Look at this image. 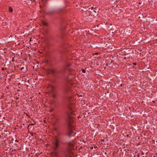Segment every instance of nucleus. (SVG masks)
<instances>
[{
  "mask_svg": "<svg viewBox=\"0 0 157 157\" xmlns=\"http://www.w3.org/2000/svg\"><path fill=\"white\" fill-rule=\"evenodd\" d=\"M60 135V134H59V133L58 134V135Z\"/></svg>",
  "mask_w": 157,
  "mask_h": 157,
  "instance_id": "nucleus-24",
  "label": "nucleus"
},
{
  "mask_svg": "<svg viewBox=\"0 0 157 157\" xmlns=\"http://www.w3.org/2000/svg\"><path fill=\"white\" fill-rule=\"evenodd\" d=\"M56 72V70L53 69H48V74H54Z\"/></svg>",
  "mask_w": 157,
  "mask_h": 157,
  "instance_id": "nucleus-8",
  "label": "nucleus"
},
{
  "mask_svg": "<svg viewBox=\"0 0 157 157\" xmlns=\"http://www.w3.org/2000/svg\"><path fill=\"white\" fill-rule=\"evenodd\" d=\"M48 62V61L47 60L46 62H44V63H46V62Z\"/></svg>",
  "mask_w": 157,
  "mask_h": 157,
  "instance_id": "nucleus-20",
  "label": "nucleus"
},
{
  "mask_svg": "<svg viewBox=\"0 0 157 157\" xmlns=\"http://www.w3.org/2000/svg\"><path fill=\"white\" fill-rule=\"evenodd\" d=\"M56 95L54 93L52 94V97L53 98H55L56 97Z\"/></svg>",
  "mask_w": 157,
  "mask_h": 157,
  "instance_id": "nucleus-11",
  "label": "nucleus"
},
{
  "mask_svg": "<svg viewBox=\"0 0 157 157\" xmlns=\"http://www.w3.org/2000/svg\"><path fill=\"white\" fill-rule=\"evenodd\" d=\"M9 11L10 13H12L13 11V9L11 7H9Z\"/></svg>",
  "mask_w": 157,
  "mask_h": 157,
  "instance_id": "nucleus-10",
  "label": "nucleus"
},
{
  "mask_svg": "<svg viewBox=\"0 0 157 157\" xmlns=\"http://www.w3.org/2000/svg\"><path fill=\"white\" fill-rule=\"evenodd\" d=\"M33 125V124H30L29 125Z\"/></svg>",
  "mask_w": 157,
  "mask_h": 157,
  "instance_id": "nucleus-19",
  "label": "nucleus"
},
{
  "mask_svg": "<svg viewBox=\"0 0 157 157\" xmlns=\"http://www.w3.org/2000/svg\"><path fill=\"white\" fill-rule=\"evenodd\" d=\"M60 141L58 137H56L54 139V141L52 142L53 146L52 148L53 151H57L58 147H59V143Z\"/></svg>",
  "mask_w": 157,
  "mask_h": 157,
  "instance_id": "nucleus-4",
  "label": "nucleus"
},
{
  "mask_svg": "<svg viewBox=\"0 0 157 157\" xmlns=\"http://www.w3.org/2000/svg\"><path fill=\"white\" fill-rule=\"evenodd\" d=\"M41 1L43 2H44L45 1H46V0H41Z\"/></svg>",
  "mask_w": 157,
  "mask_h": 157,
  "instance_id": "nucleus-16",
  "label": "nucleus"
},
{
  "mask_svg": "<svg viewBox=\"0 0 157 157\" xmlns=\"http://www.w3.org/2000/svg\"><path fill=\"white\" fill-rule=\"evenodd\" d=\"M133 64L134 65H136V63H133Z\"/></svg>",
  "mask_w": 157,
  "mask_h": 157,
  "instance_id": "nucleus-17",
  "label": "nucleus"
},
{
  "mask_svg": "<svg viewBox=\"0 0 157 157\" xmlns=\"http://www.w3.org/2000/svg\"><path fill=\"white\" fill-rule=\"evenodd\" d=\"M55 119L56 121H58L59 120V119L57 117H56Z\"/></svg>",
  "mask_w": 157,
  "mask_h": 157,
  "instance_id": "nucleus-12",
  "label": "nucleus"
},
{
  "mask_svg": "<svg viewBox=\"0 0 157 157\" xmlns=\"http://www.w3.org/2000/svg\"><path fill=\"white\" fill-rule=\"evenodd\" d=\"M85 8H84V10L82 9L81 10L83 12H82L83 16L85 17L89 16L91 15L90 7L91 6H85Z\"/></svg>",
  "mask_w": 157,
  "mask_h": 157,
  "instance_id": "nucleus-3",
  "label": "nucleus"
},
{
  "mask_svg": "<svg viewBox=\"0 0 157 157\" xmlns=\"http://www.w3.org/2000/svg\"><path fill=\"white\" fill-rule=\"evenodd\" d=\"M12 61H13H13H14V59H13V60H12Z\"/></svg>",
  "mask_w": 157,
  "mask_h": 157,
  "instance_id": "nucleus-22",
  "label": "nucleus"
},
{
  "mask_svg": "<svg viewBox=\"0 0 157 157\" xmlns=\"http://www.w3.org/2000/svg\"><path fill=\"white\" fill-rule=\"evenodd\" d=\"M53 109H50L49 110V111L51 112H52V111H53Z\"/></svg>",
  "mask_w": 157,
  "mask_h": 157,
  "instance_id": "nucleus-14",
  "label": "nucleus"
},
{
  "mask_svg": "<svg viewBox=\"0 0 157 157\" xmlns=\"http://www.w3.org/2000/svg\"><path fill=\"white\" fill-rule=\"evenodd\" d=\"M51 154L53 157H59L57 151H53L51 152Z\"/></svg>",
  "mask_w": 157,
  "mask_h": 157,
  "instance_id": "nucleus-7",
  "label": "nucleus"
},
{
  "mask_svg": "<svg viewBox=\"0 0 157 157\" xmlns=\"http://www.w3.org/2000/svg\"><path fill=\"white\" fill-rule=\"evenodd\" d=\"M139 4H141V3H140V2H139Z\"/></svg>",
  "mask_w": 157,
  "mask_h": 157,
  "instance_id": "nucleus-21",
  "label": "nucleus"
},
{
  "mask_svg": "<svg viewBox=\"0 0 157 157\" xmlns=\"http://www.w3.org/2000/svg\"><path fill=\"white\" fill-rule=\"evenodd\" d=\"M65 71H70L71 70V64L70 63H67L64 68Z\"/></svg>",
  "mask_w": 157,
  "mask_h": 157,
  "instance_id": "nucleus-6",
  "label": "nucleus"
},
{
  "mask_svg": "<svg viewBox=\"0 0 157 157\" xmlns=\"http://www.w3.org/2000/svg\"><path fill=\"white\" fill-rule=\"evenodd\" d=\"M98 10L99 9L98 7H96L94 8L93 7L91 6L90 9L91 15L95 17L98 15L99 13Z\"/></svg>",
  "mask_w": 157,
  "mask_h": 157,
  "instance_id": "nucleus-5",
  "label": "nucleus"
},
{
  "mask_svg": "<svg viewBox=\"0 0 157 157\" xmlns=\"http://www.w3.org/2000/svg\"><path fill=\"white\" fill-rule=\"evenodd\" d=\"M74 113V111L71 108L69 107L67 113L68 117L66 123L68 129L67 133L66 135L70 138L74 136L76 134V133L74 132L73 131L74 130L73 125L74 121L73 119V117L71 116V115H73Z\"/></svg>",
  "mask_w": 157,
  "mask_h": 157,
  "instance_id": "nucleus-1",
  "label": "nucleus"
},
{
  "mask_svg": "<svg viewBox=\"0 0 157 157\" xmlns=\"http://www.w3.org/2000/svg\"><path fill=\"white\" fill-rule=\"evenodd\" d=\"M42 23L43 25L45 26H47L48 25V24L47 22L45 21H42Z\"/></svg>",
  "mask_w": 157,
  "mask_h": 157,
  "instance_id": "nucleus-9",
  "label": "nucleus"
},
{
  "mask_svg": "<svg viewBox=\"0 0 157 157\" xmlns=\"http://www.w3.org/2000/svg\"><path fill=\"white\" fill-rule=\"evenodd\" d=\"M51 87L52 89H54V87L53 86H52Z\"/></svg>",
  "mask_w": 157,
  "mask_h": 157,
  "instance_id": "nucleus-18",
  "label": "nucleus"
},
{
  "mask_svg": "<svg viewBox=\"0 0 157 157\" xmlns=\"http://www.w3.org/2000/svg\"><path fill=\"white\" fill-rule=\"evenodd\" d=\"M82 71L83 73H85L86 72V70L84 69H83L82 70Z\"/></svg>",
  "mask_w": 157,
  "mask_h": 157,
  "instance_id": "nucleus-13",
  "label": "nucleus"
},
{
  "mask_svg": "<svg viewBox=\"0 0 157 157\" xmlns=\"http://www.w3.org/2000/svg\"><path fill=\"white\" fill-rule=\"evenodd\" d=\"M24 67H21V68H20V70H23V69H24Z\"/></svg>",
  "mask_w": 157,
  "mask_h": 157,
  "instance_id": "nucleus-15",
  "label": "nucleus"
},
{
  "mask_svg": "<svg viewBox=\"0 0 157 157\" xmlns=\"http://www.w3.org/2000/svg\"><path fill=\"white\" fill-rule=\"evenodd\" d=\"M68 147L67 149V153L66 157H74L73 156V152L72 149L74 148L75 146V143L73 141H69L67 142Z\"/></svg>",
  "mask_w": 157,
  "mask_h": 157,
  "instance_id": "nucleus-2",
  "label": "nucleus"
},
{
  "mask_svg": "<svg viewBox=\"0 0 157 157\" xmlns=\"http://www.w3.org/2000/svg\"><path fill=\"white\" fill-rule=\"evenodd\" d=\"M27 70L26 69H26H25V71H26Z\"/></svg>",
  "mask_w": 157,
  "mask_h": 157,
  "instance_id": "nucleus-23",
  "label": "nucleus"
}]
</instances>
